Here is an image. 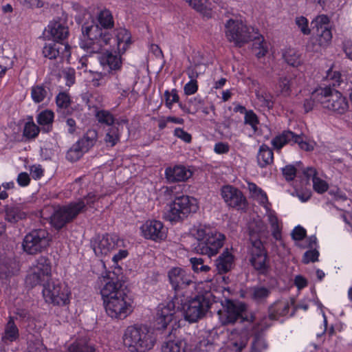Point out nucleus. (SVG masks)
<instances>
[{"label":"nucleus","instance_id":"f257e3e1","mask_svg":"<svg viewBox=\"0 0 352 352\" xmlns=\"http://www.w3.org/2000/svg\"><path fill=\"white\" fill-rule=\"evenodd\" d=\"M73 8L78 12L75 16L78 23L82 24V35L80 46L88 53H98L102 47L110 44L112 36L109 29L113 27V19L110 11L102 10L98 16L96 23L91 14L80 5H73Z\"/></svg>","mask_w":352,"mask_h":352},{"label":"nucleus","instance_id":"f03ea898","mask_svg":"<svg viewBox=\"0 0 352 352\" xmlns=\"http://www.w3.org/2000/svg\"><path fill=\"white\" fill-rule=\"evenodd\" d=\"M123 344L130 352H146L154 346L156 339L151 330L146 325L133 324L126 327L123 336Z\"/></svg>","mask_w":352,"mask_h":352},{"label":"nucleus","instance_id":"7ed1b4c3","mask_svg":"<svg viewBox=\"0 0 352 352\" xmlns=\"http://www.w3.org/2000/svg\"><path fill=\"white\" fill-rule=\"evenodd\" d=\"M196 242L192 245L194 252L211 257L216 255L223 245L224 234L209 228L199 227L193 234Z\"/></svg>","mask_w":352,"mask_h":352},{"label":"nucleus","instance_id":"20e7f679","mask_svg":"<svg viewBox=\"0 0 352 352\" xmlns=\"http://www.w3.org/2000/svg\"><path fill=\"white\" fill-rule=\"evenodd\" d=\"M215 302V297L210 292L197 295L182 306L185 319L190 322H197L206 315Z\"/></svg>","mask_w":352,"mask_h":352},{"label":"nucleus","instance_id":"39448f33","mask_svg":"<svg viewBox=\"0 0 352 352\" xmlns=\"http://www.w3.org/2000/svg\"><path fill=\"white\" fill-rule=\"evenodd\" d=\"M198 209L197 200L187 195L177 197L164 212V219L170 222L184 219L190 212H195Z\"/></svg>","mask_w":352,"mask_h":352},{"label":"nucleus","instance_id":"423d86ee","mask_svg":"<svg viewBox=\"0 0 352 352\" xmlns=\"http://www.w3.org/2000/svg\"><path fill=\"white\" fill-rule=\"evenodd\" d=\"M221 305L222 309H219L217 314L222 325L248 321L245 304L226 299Z\"/></svg>","mask_w":352,"mask_h":352},{"label":"nucleus","instance_id":"0eeeda50","mask_svg":"<svg viewBox=\"0 0 352 352\" xmlns=\"http://www.w3.org/2000/svg\"><path fill=\"white\" fill-rule=\"evenodd\" d=\"M41 285L43 287L42 292L47 302L59 306L69 303L70 291L65 283L50 278Z\"/></svg>","mask_w":352,"mask_h":352},{"label":"nucleus","instance_id":"6e6552de","mask_svg":"<svg viewBox=\"0 0 352 352\" xmlns=\"http://www.w3.org/2000/svg\"><path fill=\"white\" fill-rule=\"evenodd\" d=\"M168 276L170 284L175 292V299L188 296L190 287H195V282L190 273L181 267H173L168 271Z\"/></svg>","mask_w":352,"mask_h":352},{"label":"nucleus","instance_id":"1a4fd4ad","mask_svg":"<svg viewBox=\"0 0 352 352\" xmlns=\"http://www.w3.org/2000/svg\"><path fill=\"white\" fill-rule=\"evenodd\" d=\"M85 208L84 201L71 202L54 210L50 217V223L56 230H60L74 219Z\"/></svg>","mask_w":352,"mask_h":352},{"label":"nucleus","instance_id":"9d476101","mask_svg":"<svg viewBox=\"0 0 352 352\" xmlns=\"http://www.w3.org/2000/svg\"><path fill=\"white\" fill-rule=\"evenodd\" d=\"M249 262L258 275L267 276L271 270L267 251L262 241H255L248 249Z\"/></svg>","mask_w":352,"mask_h":352},{"label":"nucleus","instance_id":"9b49d317","mask_svg":"<svg viewBox=\"0 0 352 352\" xmlns=\"http://www.w3.org/2000/svg\"><path fill=\"white\" fill-rule=\"evenodd\" d=\"M51 236L44 228L34 229L24 237L22 246L28 254H36L45 251L50 245Z\"/></svg>","mask_w":352,"mask_h":352},{"label":"nucleus","instance_id":"f8f14e48","mask_svg":"<svg viewBox=\"0 0 352 352\" xmlns=\"http://www.w3.org/2000/svg\"><path fill=\"white\" fill-rule=\"evenodd\" d=\"M226 36L235 46L241 47L251 40L254 28L248 26L240 20L229 19L226 25Z\"/></svg>","mask_w":352,"mask_h":352},{"label":"nucleus","instance_id":"ddd939ff","mask_svg":"<svg viewBox=\"0 0 352 352\" xmlns=\"http://www.w3.org/2000/svg\"><path fill=\"white\" fill-rule=\"evenodd\" d=\"M133 300L128 293L103 302L107 314L112 318L124 319L133 311Z\"/></svg>","mask_w":352,"mask_h":352},{"label":"nucleus","instance_id":"4468645a","mask_svg":"<svg viewBox=\"0 0 352 352\" xmlns=\"http://www.w3.org/2000/svg\"><path fill=\"white\" fill-rule=\"evenodd\" d=\"M320 94L323 108L339 114H343L347 111L348 102L340 91L331 87H324L320 88Z\"/></svg>","mask_w":352,"mask_h":352},{"label":"nucleus","instance_id":"2eb2a0df","mask_svg":"<svg viewBox=\"0 0 352 352\" xmlns=\"http://www.w3.org/2000/svg\"><path fill=\"white\" fill-rule=\"evenodd\" d=\"M128 293L126 286L124 282L118 276L113 274L103 278L100 289V294L103 302L104 300H109L115 297H121L122 295Z\"/></svg>","mask_w":352,"mask_h":352},{"label":"nucleus","instance_id":"dca6fc26","mask_svg":"<svg viewBox=\"0 0 352 352\" xmlns=\"http://www.w3.org/2000/svg\"><path fill=\"white\" fill-rule=\"evenodd\" d=\"M51 277V263L49 258L44 256H41L36 260L34 270L26 278V283L32 287L41 284L45 280H48Z\"/></svg>","mask_w":352,"mask_h":352},{"label":"nucleus","instance_id":"f3484780","mask_svg":"<svg viewBox=\"0 0 352 352\" xmlns=\"http://www.w3.org/2000/svg\"><path fill=\"white\" fill-rule=\"evenodd\" d=\"M67 16L65 13L61 16L54 19L47 26L46 34L49 39L54 41L65 43V41L69 36V28L67 26Z\"/></svg>","mask_w":352,"mask_h":352},{"label":"nucleus","instance_id":"a211bd4d","mask_svg":"<svg viewBox=\"0 0 352 352\" xmlns=\"http://www.w3.org/2000/svg\"><path fill=\"white\" fill-rule=\"evenodd\" d=\"M272 144L276 149H280L286 144H298L302 150L306 151L314 149L312 144L305 141L302 136L295 135L290 131H285L281 134L276 136L272 139Z\"/></svg>","mask_w":352,"mask_h":352},{"label":"nucleus","instance_id":"6ab92c4d","mask_svg":"<svg viewBox=\"0 0 352 352\" xmlns=\"http://www.w3.org/2000/svg\"><path fill=\"white\" fill-rule=\"evenodd\" d=\"M221 195L230 207L243 209L246 206V198L243 192L232 186H223L221 188Z\"/></svg>","mask_w":352,"mask_h":352},{"label":"nucleus","instance_id":"aec40b11","mask_svg":"<svg viewBox=\"0 0 352 352\" xmlns=\"http://www.w3.org/2000/svg\"><path fill=\"white\" fill-rule=\"evenodd\" d=\"M183 305V299L176 300L175 297L173 300L166 305L160 304L157 309V323L162 328H166L173 320L175 314V308H180L179 305Z\"/></svg>","mask_w":352,"mask_h":352},{"label":"nucleus","instance_id":"412c9836","mask_svg":"<svg viewBox=\"0 0 352 352\" xmlns=\"http://www.w3.org/2000/svg\"><path fill=\"white\" fill-rule=\"evenodd\" d=\"M142 235L147 239L158 241L166 236V229L160 221L148 220L140 228Z\"/></svg>","mask_w":352,"mask_h":352},{"label":"nucleus","instance_id":"4be33fe9","mask_svg":"<svg viewBox=\"0 0 352 352\" xmlns=\"http://www.w3.org/2000/svg\"><path fill=\"white\" fill-rule=\"evenodd\" d=\"M119 242L116 235L106 234L98 236L94 244V251L97 256L107 255L116 246Z\"/></svg>","mask_w":352,"mask_h":352},{"label":"nucleus","instance_id":"5701e85b","mask_svg":"<svg viewBox=\"0 0 352 352\" xmlns=\"http://www.w3.org/2000/svg\"><path fill=\"white\" fill-rule=\"evenodd\" d=\"M45 57L50 59H56L58 57L69 56V46L67 43L54 41L46 43L43 49Z\"/></svg>","mask_w":352,"mask_h":352},{"label":"nucleus","instance_id":"b1692460","mask_svg":"<svg viewBox=\"0 0 352 352\" xmlns=\"http://www.w3.org/2000/svg\"><path fill=\"white\" fill-rule=\"evenodd\" d=\"M128 120L124 118H118L115 124L111 126L108 129L107 133L104 138V141L107 145L114 146L120 140V135L124 127L128 129Z\"/></svg>","mask_w":352,"mask_h":352},{"label":"nucleus","instance_id":"393cba45","mask_svg":"<svg viewBox=\"0 0 352 352\" xmlns=\"http://www.w3.org/2000/svg\"><path fill=\"white\" fill-rule=\"evenodd\" d=\"M250 245L255 241H261L262 237H267L268 230L266 224L260 219H253L249 224Z\"/></svg>","mask_w":352,"mask_h":352},{"label":"nucleus","instance_id":"a878e982","mask_svg":"<svg viewBox=\"0 0 352 352\" xmlns=\"http://www.w3.org/2000/svg\"><path fill=\"white\" fill-rule=\"evenodd\" d=\"M249 340L248 330L242 328L241 330L233 329L230 335V344L232 350L241 352L248 344Z\"/></svg>","mask_w":352,"mask_h":352},{"label":"nucleus","instance_id":"bb28decb","mask_svg":"<svg viewBox=\"0 0 352 352\" xmlns=\"http://www.w3.org/2000/svg\"><path fill=\"white\" fill-rule=\"evenodd\" d=\"M165 176L169 182H184L192 176V172L184 166L177 165L166 168Z\"/></svg>","mask_w":352,"mask_h":352},{"label":"nucleus","instance_id":"cd10ccee","mask_svg":"<svg viewBox=\"0 0 352 352\" xmlns=\"http://www.w3.org/2000/svg\"><path fill=\"white\" fill-rule=\"evenodd\" d=\"M215 265L219 274H226L234 266V256L228 248L225 249L215 261Z\"/></svg>","mask_w":352,"mask_h":352},{"label":"nucleus","instance_id":"c85d7f7f","mask_svg":"<svg viewBox=\"0 0 352 352\" xmlns=\"http://www.w3.org/2000/svg\"><path fill=\"white\" fill-rule=\"evenodd\" d=\"M100 63L103 69L110 72L120 69L122 65L121 57L119 55L107 52L99 58Z\"/></svg>","mask_w":352,"mask_h":352},{"label":"nucleus","instance_id":"c756f323","mask_svg":"<svg viewBox=\"0 0 352 352\" xmlns=\"http://www.w3.org/2000/svg\"><path fill=\"white\" fill-rule=\"evenodd\" d=\"M280 308L286 309L288 307L287 305L283 304L280 302H276L269 307L268 316L264 317L259 323L261 330L270 327L272 325V321L276 320L278 319V316L281 315V313L278 312Z\"/></svg>","mask_w":352,"mask_h":352},{"label":"nucleus","instance_id":"7c9ffc66","mask_svg":"<svg viewBox=\"0 0 352 352\" xmlns=\"http://www.w3.org/2000/svg\"><path fill=\"white\" fill-rule=\"evenodd\" d=\"M5 219L9 223H16L26 218V213L21 208L14 204H8L4 207Z\"/></svg>","mask_w":352,"mask_h":352},{"label":"nucleus","instance_id":"2f4dec72","mask_svg":"<svg viewBox=\"0 0 352 352\" xmlns=\"http://www.w3.org/2000/svg\"><path fill=\"white\" fill-rule=\"evenodd\" d=\"M272 293L270 287L256 285L250 289V295L252 300L257 304H263Z\"/></svg>","mask_w":352,"mask_h":352},{"label":"nucleus","instance_id":"473e14b6","mask_svg":"<svg viewBox=\"0 0 352 352\" xmlns=\"http://www.w3.org/2000/svg\"><path fill=\"white\" fill-rule=\"evenodd\" d=\"M274 160L272 150L266 144H262L257 154V162L261 168H265Z\"/></svg>","mask_w":352,"mask_h":352},{"label":"nucleus","instance_id":"72a5a7b5","mask_svg":"<svg viewBox=\"0 0 352 352\" xmlns=\"http://www.w3.org/2000/svg\"><path fill=\"white\" fill-rule=\"evenodd\" d=\"M250 41H253V49L258 50L256 53V56L258 58L264 56L267 52V47L263 36L255 28L252 32Z\"/></svg>","mask_w":352,"mask_h":352},{"label":"nucleus","instance_id":"f704fd0d","mask_svg":"<svg viewBox=\"0 0 352 352\" xmlns=\"http://www.w3.org/2000/svg\"><path fill=\"white\" fill-rule=\"evenodd\" d=\"M116 40L119 52H124L131 43V34L127 30L120 28L116 30Z\"/></svg>","mask_w":352,"mask_h":352},{"label":"nucleus","instance_id":"c9c22d12","mask_svg":"<svg viewBox=\"0 0 352 352\" xmlns=\"http://www.w3.org/2000/svg\"><path fill=\"white\" fill-rule=\"evenodd\" d=\"M186 342L181 339H169L164 342L162 352H186Z\"/></svg>","mask_w":352,"mask_h":352},{"label":"nucleus","instance_id":"e433bc0d","mask_svg":"<svg viewBox=\"0 0 352 352\" xmlns=\"http://www.w3.org/2000/svg\"><path fill=\"white\" fill-rule=\"evenodd\" d=\"M98 139V132L95 129H89L77 142L85 152L94 146Z\"/></svg>","mask_w":352,"mask_h":352},{"label":"nucleus","instance_id":"4c0bfd02","mask_svg":"<svg viewBox=\"0 0 352 352\" xmlns=\"http://www.w3.org/2000/svg\"><path fill=\"white\" fill-rule=\"evenodd\" d=\"M50 89L44 85H36L31 89V98L35 103H40L50 96Z\"/></svg>","mask_w":352,"mask_h":352},{"label":"nucleus","instance_id":"58836bf2","mask_svg":"<svg viewBox=\"0 0 352 352\" xmlns=\"http://www.w3.org/2000/svg\"><path fill=\"white\" fill-rule=\"evenodd\" d=\"M69 352H94L95 349L86 338H79L68 347Z\"/></svg>","mask_w":352,"mask_h":352},{"label":"nucleus","instance_id":"ea45409f","mask_svg":"<svg viewBox=\"0 0 352 352\" xmlns=\"http://www.w3.org/2000/svg\"><path fill=\"white\" fill-rule=\"evenodd\" d=\"M18 337L19 329L14 322L13 318L10 317V319L6 325L4 335L2 337V340L4 341L8 340L10 342H12Z\"/></svg>","mask_w":352,"mask_h":352},{"label":"nucleus","instance_id":"a19ab883","mask_svg":"<svg viewBox=\"0 0 352 352\" xmlns=\"http://www.w3.org/2000/svg\"><path fill=\"white\" fill-rule=\"evenodd\" d=\"M320 88L316 89L311 93L309 98L305 99L303 104V107L305 113L311 111L314 107L318 103L321 104Z\"/></svg>","mask_w":352,"mask_h":352},{"label":"nucleus","instance_id":"79ce46f5","mask_svg":"<svg viewBox=\"0 0 352 352\" xmlns=\"http://www.w3.org/2000/svg\"><path fill=\"white\" fill-rule=\"evenodd\" d=\"M275 91L277 95H281L285 97L289 96L291 94L292 91L286 76H282L278 78V83L275 87Z\"/></svg>","mask_w":352,"mask_h":352},{"label":"nucleus","instance_id":"37998d69","mask_svg":"<svg viewBox=\"0 0 352 352\" xmlns=\"http://www.w3.org/2000/svg\"><path fill=\"white\" fill-rule=\"evenodd\" d=\"M314 33L320 46H326L331 41L332 34L329 27L324 28L322 30L320 29Z\"/></svg>","mask_w":352,"mask_h":352},{"label":"nucleus","instance_id":"c03bdc74","mask_svg":"<svg viewBox=\"0 0 352 352\" xmlns=\"http://www.w3.org/2000/svg\"><path fill=\"white\" fill-rule=\"evenodd\" d=\"M268 222L271 226L272 234L273 237L278 241L281 239V228L280 226L277 217L270 212L267 215Z\"/></svg>","mask_w":352,"mask_h":352},{"label":"nucleus","instance_id":"a18cd8bd","mask_svg":"<svg viewBox=\"0 0 352 352\" xmlns=\"http://www.w3.org/2000/svg\"><path fill=\"white\" fill-rule=\"evenodd\" d=\"M268 222L271 226L272 234L273 237L278 241L281 239V228L280 226L277 217L270 212L267 215Z\"/></svg>","mask_w":352,"mask_h":352},{"label":"nucleus","instance_id":"49530a36","mask_svg":"<svg viewBox=\"0 0 352 352\" xmlns=\"http://www.w3.org/2000/svg\"><path fill=\"white\" fill-rule=\"evenodd\" d=\"M54 119V113L50 110H45L41 112L37 116V122L40 125H46V131H50L52 129V124Z\"/></svg>","mask_w":352,"mask_h":352},{"label":"nucleus","instance_id":"de8ad7c7","mask_svg":"<svg viewBox=\"0 0 352 352\" xmlns=\"http://www.w3.org/2000/svg\"><path fill=\"white\" fill-rule=\"evenodd\" d=\"M283 58L287 64L297 67L300 64V56L294 49H288L283 53Z\"/></svg>","mask_w":352,"mask_h":352},{"label":"nucleus","instance_id":"09e8293b","mask_svg":"<svg viewBox=\"0 0 352 352\" xmlns=\"http://www.w3.org/2000/svg\"><path fill=\"white\" fill-rule=\"evenodd\" d=\"M86 153L81 146L76 142L68 150L66 157L70 162H76L78 160L83 154Z\"/></svg>","mask_w":352,"mask_h":352},{"label":"nucleus","instance_id":"8fccbe9b","mask_svg":"<svg viewBox=\"0 0 352 352\" xmlns=\"http://www.w3.org/2000/svg\"><path fill=\"white\" fill-rule=\"evenodd\" d=\"M96 117L100 123L105 124L108 126L115 124L118 119H115L113 115L107 110H100L96 113Z\"/></svg>","mask_w":352,"mask_h":352},{"label":"nucleus","instance_id":"3c124183","mask_svg":"<svg viewBox=\"0 0 352 352\" xmlns=\"http://www.w3.org/2000/svg\"><path fill=\"white\" fill-rule=\"evenodd\" d=\"M311 27L314 32L320 29L322 30L324 28L329 27V17L324 14L318 16L311 22Z\"/></svg>","mask_w":352,"mask_h":352},{"label":"nucleus","instance_id":"603ef678","mask_svg":"<svg viewBox=\"0 0 352 352\" xmlns=\"http://www.w3.org/2000/svg\"><path fill=\"white\" fill-rule=\"evenodd\" d=\"M40 129L33 122H28L25 123L23 129V135L28 138H35L39 133Z\"/></svg>","mask_w":352,"mask_h":352},{"label":"nucleus","instance_id":"864d4df0","mask_svg":"<svg viewBox=\"0 0 352 352\" xmlns=\"http://www.w3.org/2000/svg\"><path fill=\"white\" fill-rule=\"evenodd\" d=\"M292 91L296 89L303 85L305 82L304 76L302 74L298 73L296 74H290L286 76Z\"/></svg>","mask_w":352,"mask_h":352},{"label":"nucleus","instance_id":"5fc2aeb1","mask_svg":"<svg viewBox=\"0 0 352 352\" xmlns=\"http://www.w3.org/2000/svg\"><path fill=\"white\" fill-rule=\"evenodd\" d=\"M56 102L58 109H66L70 105V97L65 92H60L56 98Z\"/></svg>","mask_w":352,"mask_h":352},{"label":"nucleus","instance_id":"6e6d98bb","mask_svg":"<svg viewBox=\"0 0 352 352\" xmlns=\"http://www.w3.org/2000/svg\"><path fill=\"white\" fill-rule=\"evenodd\" d=\"M190 262L192 265V270L195 272H208L210 270V267L204 264V260L201 258H191Z\"/></svg>","mask_w":352,"mask_h":352},{"label":"nucleus","instance_id":"4d7b16f0","mask_svg":"<svg viewBox=\"0 0 352 352\" xmlns=\"http://www.w3.org/2000/svg\"><path fill=\"white\" fill-rule=\"evenodd\" d=\"M12 265H15V263L6 262L0 266V278H7L14 273V267Z\"/></svg>","mask_w":352,"mask_h":352},{"label":"nucleus","instance_id":"13d9d810","mask_svg":"<svg viewBox=\"0 0 352 352\" xmlns=\"http://www.w3.org/2000/svg\"><path fill=\"white\" fill-rule=\"evenodd\" d=\"M244 122L246 124H249L252 126L254 131L257 130V124H258V120L256 115L252 110L245 111Z\"/></svg>","mask_w":352,"mask_h":352},{"label":"nucleus","instance_id":"bf43d9fd","mask_svg":"<svg viewBox=\"0 0 352 352\" xmlns=\"http://www.w3.org/2000/svg\"><path fill=\"white\" fill-rule=\"evenodd\" d=\"M312 182L314 190L318 193L322 194L326 192L329 188L328 184L319 177H314Z\"/></svg>","mask_w":352,"mask_h":352},{"label":"nucleus","instance_id":"052dcab7","mask_svg":"<svg viewBox=\"0 0 352 352\" xmlns=\"http://www.w3.org/2000/svg\"><path fill=\"white\" fill-rule=\"evenodd\" d=\"M327 80H331L329 86L326 87H331V86L336 87L340 85L341 74L339 72H333L331 69L327 71Z\"/></svg>","mask_w":352,"mask_h":352},{"label":"nucleus","instance_id":"680f3d73","mask_svg":"<svg viewBox=\"0 0 352 352\" xmlns=\"http://www.w3.org/2000/svg\"><path fill=\"white\" fill-rule=\"evenodd\" d=\"M319 256L318 251L314 248L311 249L305 252L302 258V261L304 263L307 264L309 262H315L318 261Z\"/></svg>","mask_w":352,"mask_h":352},{"label":"nucleus","instance_id":"e2e57ef3","mask_svg":"<svg viewBox=\"0 0 352 352\" xmlns=\"http://www.w3.org/2000/svg\"><path fill=\"white\" fill-rule=\"evenodd\" d=\"M186 2L198 12H203L207 9V0H186Z\"/></svg>","mask_w":352,"mask_h":352},{"label":"nucleus","instance_id":"0e129e2a","mask_svg":"<svg viewBox=\"0 0 352 352\" xmlns=\"http://www.w3.org/2000/svg\"><path fill=\"white\" fill-rule=\"evenodd\" d=\"M166 98V104L168 108H170L172 104L175 102H178L179 97L177 93L176 89H173L171 93L168 91H166L164 93Z\"/></svg>","mask_w":352,"mask_h":352},{"label":"nucleus","instance_id":"69168bd1","mask_svg":"<svg viewBox=\"0 0 352 352\" xmlns=\"http://www.w3.org/2000/svg\"><path fill=\"white\" fill-rule=\"evenodd\" d=\"M282 173L286 180L292 181L296 175V168L294 165H287L282 168Z\"/></svg>","mask_w":352,"mask_h":352},{"label":"nucleus","instance_id":"338daca9","mask_svg":"<svg viewBox=\"0 0 352 352\" xmlns=\"http://www.w3.org/2000/svg\"><path fill=\"white\" fill-rule=\"evenodd\" d=\"M296 23L304 34L307 35L310 33V29L308 28V21L305 17H297Z\"/></svg>","mask_w":352,"mask_h":352},{"label":"nucleus","instance_id":"774afa93","mask_svg":"<svg viewBox=\"0 0 352 352\" xmlns=\"http://www.w3.org/2000/svg\"><path fill=\"white\" fill-rule=\"evenodd\" d=\"M306 236V230L300 226L294 228L292 232V239L295 241H301Z\"/></svg>","mask_w":352,"mask_h":352}]
</instances>
